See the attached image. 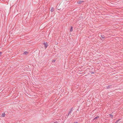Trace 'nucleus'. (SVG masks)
<instances>
[{
	"instance_id": "nucleus-2",
	"label": "nucleus",
	"mask_w": 123,
	"mask_h": 123,
	"mask_svg": "<svg viewBox=\"0 0 123 123\" xmlns=\"http://www.w3.org/2000/svg\"><path fill=\"white\" fill-rule=\"evenodd\" d=\"M73 108H71V109H70V111H69V112L68 113V116L69 114L72 111V109H73Z\"/></svg>"
},
{
	"instance_id": "nucleus-15",
	"label": "nucleus",
	"mask_w": 123,
	"mask_h": 123,
	"mask_svg": "<svg viewBox=\"0 0 123 123\" xmlns=\"http://www.w3.org/2000/svg\"><path fill=\"white\" fill-rule=\"evenodd\" d=\"M74 123H78L77 122H74Z\"/></svg>"
},
{
	"instance_id": "nucleus-16",
	"label": "nucleus",
	"mask_w": 123,
	"mask_h": 123,
	"mask_svg": "<svg viewBox=\"0 0 123 123\" xmlns=\"http://www.w3.org/2000/svg\"><path fill=\"white\" fill-rule=\"evenodd\" d=\"M55 60H53V62H55Z\"/></svg>"
},
{
	"instance_id": "nucleus-8",
	"label": "nucleus",
	"mask_w": 123,
	"mask_h": 123,
	"mask_svg": "<svg viewBox=\"0 0 123 123\" xmlns=\"http://www.w3.org/2000/svg\"><path fill=\"white\" fill-rule=\"evenodd\" d=\"M5 115V113H3L2 114L1 116L3 117H4Z\"/></svg>"
},
{
	"instance_id": "nucleus-14",
	"label": "nucleus",
	"mask_w": 123,
	"mask_h": 123,
	"mask_svg": "<svg viewBox=\"0 0 123 123\" xmlns=\"http://www.w3.org/2000/svg\"><path fill=\"white\" fill-rule=\"evenodd\" d=\"M91 74H94V73L93 72H92L91 73Z\"/></svg>"
},
{
	"instance_id": "nucleus-6",
	"label": "nucleus",
	"mask_w": 123,
	"mask_h": 123,
	"mask_svg": "<svg viewBox=\"0 0 123 123\" xmlns=\"http://www.w3.org/2000/svg\"><path fill=\"white\" fill-rule=\"evenodd\" d=\"M83 2V1H82L80 0V1L79 2H78V3H79V4H81Z\"/></svg>"
},
{
	"instance_id": "nucleus-11",
	"label": "nucleus",
	"mask_w": 123,
	"mask_h": 123,
	"mask_svg": "<svg viewBox=\"0 0 123 123\" xmlns=\"http://www.w3.org/2000/svg\"><path fill=\"white\" fill-rule=\"evenodd\" d=\"M103 36H104L103 35H101V37L103 39L104 38V37Z\"/></svg>"
},
{
	"instance_id": "nucleus-5",
	"label": "nucleus",
	"mask_w": 123,
	"mask_h": 123,
	"mask_svg": "<svg viewBox=\"0 0 123 123\" xmlns=\"http://www.w3.org/2000/svg\"><path fill=\"white\" fill-rule=\"evenodd\" d=\"M99 118V117L98 116L95 117L93 119V120H95V119H97L98 118Z\"/></svg>"
},
{
	"instance_id": "nucleus-10",
	"label": "nucleus",
	"mask_w": 123,
	"mask_h": 123,
	"mask_svg": "<svg viewBox=\"0 0 123 123\" xmlns=\"http://www.w3.org/2000/svg\"><path fill=\"white\" fill-rule=\"evenodd\" d=\"M24 53H25V54H27L28 53V52L26 51H25L24 52Z\"/></svg>"
},
{
	"instance_id": "nucleus-12",
	"label": "nucleus",
	"mask_w": 123,
	"mask_h": 123,
	"mask_svg": "<svg viewBox=\"0 0 123 123\" xmlns=\"http://www.w3.org/2000/svg\"><path fill=\"white\" fill-rule=\"evenodd\" d=\"M120 120V119H119L117 120V121H119Z\"/></svg>"
},
{
	"instance_id": "nucleus-7",
	"label": "nucleus",
	"mask_w": 123,
	"mask_h": 123,
	"mask_svg": "<svg viewBox=\"0 0 123 123\" xmlns=\"http://www.w3.org/2000/svg\"><path fill=\"white\" fill-rule=\"evenodd\" d=\"M73 27L72 26H71V29L70 30V31L71 32L72 31H73Z\"/></svg>"
},
{
	"instance_id": "nucleus-1",
	"label": "nucleus",
	"mask_w": 123,
	"mask_h": 123,
	"mask_svg": "<svg viewBox=\"0 0 123 123\" xmlns=\"http://www.w3.org/2000/svg\"><path fill=\"white\" fill-rule=\"evenodd\" d=\"M43 44L44 45L45 47L46 48L47 46H48V45L47 44V42H46L45 43V42L43 43Z\"/></svg>"
},
{
	"instance_id": "nucleus-3",
	"label": "nucleus",
	"mask_w": 123,
	"mask_h": 123,
	"mask_svg": "<svg viewBox=\"0 0 123 123\" xmlns=\"http://www.w3.org/2000/svg\"><path fill=\"white\" fill-rule=\"evenodd\" d=\"M111 86V85H109L106 87V88L107 89H108L110 88V87Z\"/></svg>"
},
{
	"instance_id": "nucleus-4",
	"label": "nucleus",
	"mask_w": 123,
	"mask_h": 123,
	"mask_svg": "<svg viewBox=\"0 0 123 123\" xmlns=\"http://www.w3.org/2000/svg\"><path fill=\"white\" fill-rule=\"evenodd\" d=\"M54 10V8L52 7L51 10V11L53 12Z\"/></svg>"
},
{
	"instance_id": "nucleus-9",
	"label": "nucleus",
	"mask_w": 123,
	"mask_h": 123,
	"mask_svg": "<svg viewBox=\"0 0 123 123\" xmlns=\"http://www.w3.org/2000/svg\"><path fill=\"white\" fill-rule=\"evenodd\" d=\"M109 115L111 116V117L112 118L113 117V116L111 114H110Z\"/></svg>"
},
{
	"instance_id": "nucleus-13",
	"label": "nucleus",
	"mask_w": 123,
	"mask_h": 123,
	"mask_svg": "<svg viewBox=\"0 0 123 123\" xmlns=\"http://www.w3.org/2000/svg\"><path fill=\"white\" fill-rule=\"evenodd\" d=\"M118 122V121H117L115 122V123H117Z\"/></svg>"
}]
</instances>
